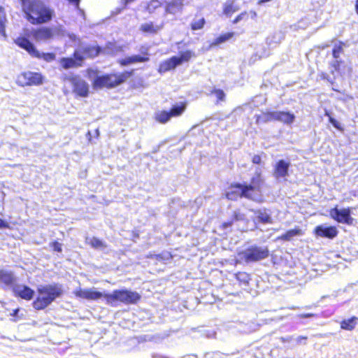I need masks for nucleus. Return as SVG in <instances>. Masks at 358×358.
I'll use <instances>...</instances> for the list:
<instances>
[{
    "label": "nucleus",
    "instance_id": "f257e3e1",
    "mask_svg": "<svg viewBox=\"0 0 358 358\" xmlns=\"http://www.w3.org/2000/svg\"><path fill=\"white\" fill-rule=\"evenodd\" d=\"M24 11L32 24L46 23L52 19L54 13L52 10L40 1H33L28 6L24 4Z\"/></svg>",
    "mask_w": 358,
    "mask_h": 358
},
{
    "label": "nucleus",
    "instance_id": "f03ea898",
    "mask_svg": "<svg viewBox=\"0 0 358 358\" xmlns=\"http://www.w3.org/2000/svg\"><path fill=\"white\" fill-rule=\"evenodd\" d=\"M87 74L90 78H94L93 87L96 89L115 87L125 82L131 76V73L125 71L121 73L98 76L96 71L92 69H89Z\"/></svg>",
    "mask_w": 358,
    "mask_h": 358
},
{
    "label": "nucleus",
    "instance_id": "7ed1b4c3",
    "mask_svg": "<svg viewBox=\"0 0 358 358\" xmlns=\"http://www.w3.org/2000/svg\"><path fill=\"white\" fill-rule=\"evenodd\" d=\"M263 183L264 180L261 176L260 171L258 169L252 178L251 183L249 185H238V190L244 197L262 202L263 199L261 194V187Z\"/></svg>",
    "mask_w": 358,
    "mask_h": 358
},
{
    "label": "nucleus",
    "instance_id": "20e7f679",
    "mask_svg": "<svg viewBox=\"0 0 358 358\" xmlns=\"http://www.w3.org/2000/svg\"><path fill=\"white\" fill-rule=\"evenodd\" d=\"M38 291L39 295L33 303L34 307L37 310L45 308L62 293V289L59 285L41 287Z\"/></svg>",
    "mask_w": 358,
    "mask_h": 358
},
{
    "label": "nucleus",
    "instance_id": "39448f33",
    "mask_svg": "<svg viewBox=\"0 0 358 358\" xmlns=\"http://www.w3.org/2000/svg\"><path fill=\"white\" fill-rule=\"evenodd\" d=\"M140 299L141 295L136 292L128 289H115L106 296V304L114 307L118 302L124 304L136 303Z\"/></svg>",
    "mask_w": 358,
    "mask_h": 358
},
{
    "label": "nucleus",
    "instance_id": "423d86ee",
    "mask_svg": "<svg viewBox=\"0 0 358 358\" xmlns=\"http://www.w3.org/2000/svg\"><path fill=\"white\" fill-rule=\"evenodd\" d=\"M268 255L266 247H251L238 253V258L246 262H257L265 259Z\"/></svg>",
    "mask_w": 358,
    "mask_h": 358
},
{
    "label": "nucleus",
    "instance_id": "0eeeda50",
    "mask_svg": "<svg viewBox=\"0 0 358 358\" xmlns=\"http://www.w3.org/2000/svg\"><path fill=\"white\" fill-rule=\"evenodd\" d=\"M64 31L61 27H43L31 31L33 38L38 42L46 41L55 36L63 35Z\"/></svg>",
    "mask_w": 358,
    "mask_h": 358
},
{
    "label": "nucleus",
    "instance_id": "6e6552de",
    "mask_svg": "<svg viewBox=\"0 0 358 358\" xmlns=\"http://www.w3.org/2000/svg\"><path fill=\"white\" fill-rule=\"evenodd\" d=\"M44 77L39 73L27 71L17 76L16 83L21 87L39 85L43 83Z\"/></svg>",
    "mask_w": 358,
    "mask_h": 358
},
{
    "label": "nucleus",
    "instance_id": "1a4fd4ad",
    "mask_svg": "<svg viewBox=\"0 0 358 358\" xmlns=\"http://www.w3.org/2000/svg\"><path fill=\"white\" fill-rule=\"evenodd\" d=\"M73 293L76 297L88 301H98L103 298L106 301V296L108 294L105 292L98 291L95 287L78 288Z\"/></svg>",
    "mask_w": 358,
    "mask_h": 358
},
{
    "label": "nucleus",
    "instance_id": "9d476101",
    "mask_svg": "<svg viewBox=\"0 0 358 358\" xmlns=\"http://www.w3.org/2000/svg\"><path fill=\"white\" fill-rule=\"evenodd\" d=\"M100 48L94 45L82 43L75 51L74 57L78 62H82L86 58H92L98 55Z\"/></svg>",
    "mask_w": 358,
    "mask_h": 358
},
{
    "label": "nucleus",
    "instance_id": "9b49d317",
    "mask_svg": "<svg viewBox=\"0 0 358 358\" xmlns=\"http://www.w3.org/2000/svg\"><path fill=\"white\" fill-rule=\"evenodd\" d=\"M265 121L277 120L287 124H292L295 120V115L289 112L273 111L263 114Z\"/></svg>",
    "mask_w": 358,
    "mask_h": 358
},
{
    "label": "nucleus",
    "instance_id": "f8f14e48",
    "mask_svg": "<svg viewBox=\"0 0 358 358\" xmlns=\"http://www.w3.org/2000/svg\"><path fill=\"white\" fill-rule=\"evenodd\" d=\"M73 86V91L78 96L86 97L89 93V85L78 76H73L69 78Z\"/></svg>",
    "mask_w": 358,
    "mask_h": 358
},
{
    "label": "nucleus",
    "instance_id": "ddd939ff",
    "mask_svg": "<svg viewBox=\"0 0 358 358\" xmlns=\"http://www.w3.org/2000/svg\"><path fill=\"white\" fill-rule=\"evenodd\" d=\"M331 217L337 222L348 224H352L353 219L350 217V208H333L330 210Z\"/></svg>",
    "mask_w": 358,
    "mask_h": 358
},
{
    "label": "nucleus",
    "instance_id": "4468645a",
    "mask_svg": "<svg viewBox=\"0 0 358 358\" xmlns=\"http://www.w3.org/2000/svg\"><path fill=\"white\" fill-rule=\"evenodd\" d=\"M315 234L320 237L333 238L337 236L338 231L335 227H328L321 224L315 229Z\"/></svg>",
    "mask_w": 358,
    "mask_h": 358
},
{
    "label": "nucleus",
    "instance_id": "2eb2a0df",
    "mask_svg": "<svg viewBox=\"0 0 358 358\" xmlns=\"http://www.w3.org/2000/svg\"><path fill=\"white\" fill-rule=\"evenodd\" d=\"M289 165V162L283 159L278 161L274 167V177L276 179H280L281 178H285L287 176Z\"/></svg>",
    "mask_w": 358,
    "mask_h": 358
},
{
    "label": "nucleus",
    "instance_id": "dca6fc26",
    "mask_svg": "<svg viewBox=\"0 0 358 358\" xmlns=\"http://www.w3.org/2000/svg\"><path fill=\"white\" fill-rule=\"evenodd\" d=\"M13 292L15 295L25 300H30L34 295V292L25 285H17L13 287Z\"/></svg>",
    "mask_w": 358,
    "mask_h": 358
},
{
    "label": "nucleus",
    "instance_id": "f3484780",
    "mask_svg": "<svg viewBox=\"0 0 358 358\" xmlns=\"http://www.w3.org/2000/svg\"><path fill=\"white\" fill-rule=\"evenodd\" d=\"M16 278L14 273L7 269H0V283L6 287H10L15 282Z\"/></svg>",
    "mask_w": 358,
    "mask_h": 358
},
{
    "label": "nucleus",
    "instance_id": "a211bd4d",
    "mask_svg": "<svg viewBox=\"0 0 358 358\" xmlns=\"http://www.w3.org/2000/svg\"><path fill=\"white\" fill-rule=\"evenodd\" d=\"M15 43L20 48L27 50L31 56H34L37 50L35 46L25 37H18L15 40Z\"/></svg>",
    "mask_w": 358,
    "mask_h": 358
},
{
    "label": "nucleus",
    "instance_id": "6ab92c4d",
    "mask_svg": "<svg viewBox=\"0 0 358 358\" xmlns=\"http://www.w3.org/2000/svg\"><path fill=\"white\" fill-rule=\"evenodd\" d=\"M184 0H172L165 6V12L169 14H176L182 10Z\"/></svg>",
    "mask_w": 358,
    "mask_h": 358
},
{
    "label": "nucleus",
    "instance_id": "aec40b11",
    "mask_svg": "<svg viewBox=\"0 0 358 358\" xmlns=\"http://www.w3.org/2000/svg\"><path fill=\"white\" fill-rule=\"evenodd\" d=\"M141 52L145 55H148V50H145V51L141 50ZM149 60V57L148 56H140V55H133L129 57H127L124 59H122L120 62V64L122 66H126L130 64L133 63H137V62H145Z\"/></svg>",
    "mask_w": 358,
    "mask_h": 358
},
{
    "label": "nucleus",
    "instance_id": "412c9836",
    "mask_svg": "<svg viewBox=\"0 0 358 358\" xmlns=\"http://www.w3.org/2000/svg\"><path fill=\"white\" fill-rule=\"evenodd\" d=\"M178 61V60L177 59V57L174 56L162 62L159 67V72L162 73L175 69L177 66L179 65Z\"/></svg>",
    "mask_w": 358,
    "mask_h": 358
},
{
    "label": "nucleus",
    "instance_id": "4be33fe9",
    "mask_svg": "<svg viewBox=\"0 0 358 358\" xmlns=\"http://www.w3.org/2000/svg\"><path fill=\"white\" fill-rule=\"evenodd\" d=\"M164 27L163 23L159 24H154L152 22H145L141 25L140 30L144 33L148 34H157L159 31H160Z\"/></svg>",
    "mask_w": 358,
    "mask_h": 358
},
{
    "label": "nucleus",
    "instance_id": "5701e85b",
    "mask_svg": "<svg viewBox=\"0 0 358 358\" xmlns=\"http://www.w3.org/2000/svg\"><path fill=\"white\" fill-rule=\"evenodd\" d=\"M187 108L186 102H180L176 105H173L170 110L169 113L171 117H178L180 116Z\"/></svg>",
    "mask_w": 358,
    "mask_h": 358
},
{
    "label": "nucleus",
    "instance_id": "b1692460",
    "mask_svg": "<svg viewBox=\"0 0 358 358\" xmlns=\"http://www.w3.org/2000/svg\"><path fill=\"white\" fill-rule=\"evenodd\" d=\"M303 231L299 228H296L293 229H290L287 231L285 234L282 235L280 237H279V239L283 240V241H291L294 237L295 236H300L303 235Z\"/></svg>",
    "mask_w": 358,
    "mask_h": 358
},
{
    "label": "nucleus",
    "instance_id": "393cba45",
    "mask_svg": "<svg viewBox=\"0 0 358 358\" xmlns=\"http://www.w3.org/2000/svg\"><path fill=\"white\" fill-rule=\"evenodd\" d=\"M171 118L170 113L166 110H158L155 113V119L161 124L168 122Z\"/></svg>",
    "mask_w": 358,
    "mask_h": 358
},
{
    "label": "nucleus",
    "instance_id": "a878e982",
    "mask_svg": "<svg viewBox=\"0 0 358 358\" xmlns=\"http://www.w3.org/2000/svg\"><path fill=\"white\" fill-rule=\"evenodd\" d=\"M33 57L38 59H42L47 62H50L56 58V55L54 53L40 52L38 50L35 51Z\"/></svg>",
    "mask_w": 358,
    "mask_h": 358
},
{
    "label": "nucleus",
    "instance_id": "bb28decb",
    "mask_svg": "<svg viewBox=\"0 0 358 358\" xmlns=\"http://www.w3.org/2000/svg\"><path fill=\"white\" fill-rule=\"evenodd\" d=\"M357 318L355 317L343 320L341 324V327L343 329L351 331L355 327L357 324Z\"/></svg>",
    "mask_w": 358,
    "mask_h": 358
},
{
    "label": "nucleus",
    "instance_id": "cd10ccee",
    "mask_svg": "<svg viewBox=\"0 0 358 358\" xmlns=\"http://www.w3.org/2000/svg\"><path fill=\"white\" fill-rule=\"evenodd\" d=\"M194 53L191 50H187L180 53L179 57H177L179 65L183 62H187L192 57H194Z\"/></svg>",
    "mask_w": 358,
    "mask_h": 358
},
{
    "label": "nucleus",
    "instance_id": "c85d7f7f",
    "mask_svg": "<svg viewBox=\"0 0 358 358\" xmlns=\"http://www.w3.org/2000/svg\"><path fill=\"white\" fill-rule=\"evenodd\" d=\"M59 62L62 66L65 69L80 65V64H77V62L71 58H62L60 59Z\"/></svg>",
    "mask_w": 358,
    "mask_h": 358
},
{
    "label": "nucleus",
    "instance_id": "c756f323",
    "mask_svg": "<svg viewBox=\"0 0 358 358\" xmlns=\"http://www.w3.org/2000/svg\"><path fill=\"white\" fill-rule=\"evenodd\" d=\"M238 185H241L238 184V185H236V186L231 187V188L227 192L226 196L229 199L235 200L238 197L244 196L243 195L241 194L240 192H238Z\"/></svg>",
    "mask_w": 358,
    "mask_h": 358
},
{
    "label": "nucleus",
    "instance_id": "7c9ffc66",
    "mask_svg": "<svg viewBox=\"0 0 358 358\" xmlns=\"http://www.w3.org/2000/svg\"><path fill=\"white\" fill-rule=\"evenodd\" d=\"M234 36V33H227L223 35H221L218 38H217L215 41L211 44V45H217L222 43H224L228 40H229L231 38H232Z\"/></svg>",
    "mask_w": 358,
    "mask_h": 358
},
{
    "label": "nucleus",
    "instance_id": "2f4dec72",
    "mask_svg": "<svg viewBox=\"0 0 358 358\" xmlns=\"http://www.w3.org/2000/svg\"><path fill=\"white\" fill-rule=\"evenodd\" d=\"M344 43L342 42H338L334 44L333 49V56L334 58L338 59L340 57L341 53L343 51Z\"/></svg>",
    "mask_w": 358,
    "mask_h": 358
},
{
    "label": "nucleus",
    "instance_id": "473e14b6",
    "mask_svg": "<svg viewBox=\"0 0 358 358\" xmlns=\"http://www.w3.org/2000/svg\"><path fill=\"white\" fill-rule=\"evenodd\" d=\"M257 214L259 221L263 223H271V217L266 212L258 211Z\"/></svg>",
    "mask_w": 358,
    "mask_h": 358
},
{
    "label": "nucleus",
    "instance_id": "72a5a7b5",
    "mask_svg": "<svg viewBox=\"0 0 358 358\" xmlns=\"http://www.w3.org/2000/svg\"><path fill=\"white\" fill-rule=\"evenodd\" d=\"M205 24V20L204 18H201L197 20H194L192 24L191 27L193 30H198L203 28V25Z\"/></svg>",
    "mask_w": 358,
    "mask_h": 358
},
{
    "label": "nucleus",
    "instance_id": "f704fd0d",
    "mask_svg": "<svg viewBox=\"0 0 358 358\" xmlns=\"http://www.w3.org/2000/svg\"><path fill=\"white\" fill-rule=\"evenodd\" d=\"M162 3L159 0H152L148 5L147 9L149 13H152L154 10L161 6Z\"/></svg>",
    "mask_w": 358,
    "mask_h": 358
},
{
    "label": "nucleus",
    "instance_id": "c9c22d12",
    "mask_svg": "<svg viewBox=\"0 0 358 358\" xmlns=\"http://www.w3.org/2000/svg\"><path fill=\"white\" fill-rule=\"evenodd\" d=\"M6 21V18L4 14H0V34L6 36V31H5V22Z\"/></svg>",
    "mask_w": 358,
    "mask_h": 358
},
{
    "label": "nucleus",
    "instance_id": "e433bc0d",
    "mask_svg": "<svg viewBox=\"0 0 358 358\" xmlns=\"http://www.w3.org/2000/svg\"><path fill=\"white\" fill-rule=\"evenodd\" d=\"M90 245L94 248H102L105 247L103 243L96 238H92L90 240Z\"/></svg>",
    "mask_w": 358,
    "mask_h": 358
},
{
    "label": "nucleus",
    "instance_id": "4c0bfd02",
    "mask_svg": "<svg viewBox=\"0 0 358 358\" xmlns=\"http://www.w3.org/2000/svg\"><path fill=\"white\" fill-rule=\"evenodd\" d=\"M216 97L220 101H223L225 96L224 92L221 90H217L214 92Z\"/></svg>",
    "mask_w": 358,
    "mask_h": 358
},
{
    "label": "nucleus",
    "instance_id": "58836bf2",
    "mask_svg": "<svg viewBox=\"0 0 358 358\" xmlns=\"http://www.w3.org/2000/svg\"><path fill=\"white\" fill-rule=\"evenodd\" d=\"M246 16H247V13L246 12H243V13H241L240 15H238L236 18L235 20H234V24H237L238 22H239L241 20H245L246 18Z\"/></svg>",
    "mask_w": 358,
    "mask_h": 358
},
{
    "label": "nucleus",
    "instance_id": "ea45409f",
    "mask_svg": "<svg viewBox=\"0 0 358 358\" xmlns=\"http://www.w3.org/2000/svg\"><path fill=\"white\" fill-rule=\"evenodd\" d=\"M325 115L329 117V122L334 125V127L339 129V123L335 119L330 117L327 111L326 112Z\"/></svg>",
    "mask_w": 358,
    "mask_h": 358
},
{
    "label": "nucleus",
    "instance_id": "a19ab883",
    "mask_svg": "<svg viewBox=\"0 0 358 358\" xmlns=\"http://www.w3.org/2000/svg\"><path fill=\"white\" fill-rule=\"evenodd\" d=\"M235 10L233 8L232 5H228L224 8V13L226 15H230L231 13H234Z\"/></svg>",
    "mask_w": 358,
    "mask_h": 358
},
{
    "label": "nucleus",
    "instance_id": "79ce46f5",
    "mask_svg": "<svg viewBox=\"0 0 358 358\" xmlns=\"http://www.w3.org/2000/svg\"><path fill=\"white\" fill-rule=\"evenodd\" d=\"M114 46L113 44L110 43L105 49L104 52L106 53L110 54V53H114V51L113 50L112 48Z\"/></svg>",
    "mask_w": 358,
    "mask_h": 358
},
{
    "label": "nucleus",
    "instance_id": "37998d69",
    "mask_svg": "<svg viewBox=\"0 0 358 358\" xmlns=\"http://www.w3.org/2000/svg\"><path fill=\"white\" fill-rule=\"evenodd\" d=\"M252 162L254 164H259L262 162V159H261V157L259 155H255L253 157H252Z\"/></svg>",
    "mask_w": 358,
    "mask_h": 358
},
{
    "label": "nucleus",
    "instance_id": "c03bdc74",
    "mask_svg": "<svg viewBox=\"0 0 358 358\" xmlns=\"http://www.w3.org/2000/svg\"><path fill=\"white\" fill-rule=\"evenodd\" d=\"M52 247H53L54 250H55V251H57V252L62 251V245L59 243H57V242L54 243L52 245Z\"/></svg>",
    "mask_w": 358,
    "mask_h": 358
},
{
    "label": "nucleus",
    "instance_id": "a18cd8bd",
    "mask_svg": "<svg viewBox=\"0 0 358 358\" xmlns=\"http://www.w3.org/2000/svg\"><path fill=\"white\" fill-rule=\"evenodd\" d=\"M3 228H9L8 223L6 222L4 220L0 219V229Z\"/></svg>",
    "mask_w": 358,
    "mask_h": 358
},
{
    "label": "nucleus",
    "instance_id": "49530a36",
    "mask_svg": "<svg viewBox=\"0 0 358 358\" xmlns=\"http://www.w3.org/2000/svg\"><path fill=\"white\" fill-rule=\"evenodd\" d=\"M69 3H73L76 5V7L77 9H79V2L80 0H68Z\"/></svg>",
    "mask_w": 358,
    "mask_h": 358
},
{
    "label": "nucleus",
    "instance_id": "de8ad7c7",
    "mask_svg": "<svg viewBox=\"0 0 358 358\" xmlns=\"http://www.w3.org/2000/svg\"><path fill=\"white\" fill-rule=\"evenodd\" d=\"M312 316H313V314H312V313L302 314V315H299V317H310Z\"/></svg>",
    "mask_w": 358,
    "mask_h": 358
},
{
    "label": "nucleus",
    "instance_id": "09e8293b",
    "mask_svg": "<svg viewBox=\"0 0 358 358\" xmlns=\"http://www.w3.org/2000/svg\"><path fill=\"white\" fill-rule=\"evenodd\" d=\"M306 337L299 336V337L297 338V343H301L302 341L303 340H306Z\"/></svg>",
    "mask_w": 358,
    "mask_h": 358
},
{
    "label": "nucleus",
    "instance_id": "8fccbe9b",
    "mask_svg": "<svg viewBox=\"0 0 358 358\" xmlns=\"http://www.w3.org/2000/svg\"><path fill=\"white\" fill-rule=\"evenodd\" d=\"M334 66L336 70L338 69L339 65H340V62L338 61H336L334 63Z\"/></svg>",
    "mask_w": 358,
    "mask_h": 358
},
{
    "label": "nucleus",
    "instance_id": "3c124183",
    "mask_svg": "<svg viewBox=\"0 0 358 358\" xmlns=\"http://www.w3.org/2000/svg\"><path fill=\"white\" fill-rule=\"evenodd\" d=\"M250 14L251 15L252 18H255L257 17V13L255 11L251 10Z\"/></svg>",
    "mask_w": 358,
    "mask_h": 358
},
{
    "label": "nucleus",
    "instance_id": "603ef678",
    "mask_svg": "<svg viewBox=\"0 0 358 358\" xmlns=\"http://www.w3.org/2000/svg\"><path fill=\"white\" fill-rule=\"evenodd\" d=\"M122 1L124 2V5H127V4L134 1V0H122Z\"/></svg>",
    "mask_w": 358,
    "mask_h": 358
},
{
    "label": "nucleus",
    "instance_id": "864d4df0",
    "mask_svg": "<svg viewBox=\"0 0 358 358\" xmlns=\"http://www.w3.org/2000/svg\"><path fill=\"white\" fill-rule=\"evenodd\" d=\"M355 10L357 13L358 14V0L356 1Z\"/></svg>",
    "mask_w": 358,
    "mask_h": 358
},
{
    "label": "nucleus",
    "instance_id": "5fc2aeb1",
    "mask_svg": "<svg viewBox=\"0 0 358 358\" xmlns=\"http://www.w3.org/2000/svg\"><path fill=\"white\" fill-rule=\"evenodd\" d=\"M21 1H22V8H24V4L25 6H27V5H26V3H25V1H24V0H21Z\"/></svg>",
    "mask_w": 358,
    "mask_h": 358
},
{
    "label": "nucleus",
    "instance_id": "6e6d98bb",
    "mask_svg": "<svg viewBox=\"0 0 358 358\" xmlns=\"http://www.w3.org/2000/svg\"><path fill=\"white\" fill-rule=\"evenodd\" d=\"M19 310L18 309H16L15 311H14V315H16L18 313Z\"/></svg>",
    "mask_w": 358,
    "mask_h": 358
},
{
    "label": "nucleus",
    "instance_id": "4d7b16f0",
    "mask_svg": "<svg viewBox=\"0 0 358 358\" xmlns=\"http://www.w3.org/2000/svg\"><path fill=\"white\" fill-rule=\"evenodd\" d=\"M70 38H71V39H73V40H74V39H75V38H76V36H74V35H73V36H70Z\"/></svg>",
    "mask_w": 358,
    "mask_h": 358
},
{
    "label": "nucleus",
    "instance_id": "13d9d810",
    "mask_svg": "<svg viewBox=\"0 0 358 358\" xmlns=\"http://www.w3.org/2000/svg\"><path fill=\"white\" fill-rule=\"evenodd\" d=\"M169 258H170V255H169V254H167V255H166V259H169Z\"/></svg>",
    "mask_w": 358,
    "mask_h": 358
},
{
    "label": "nucleus",
    "instance_id": "bf43d9fd",
    "mask_svg": "<svg viewBox=\"0 0 358 358\" xmlns=\"http://www.w3.org/2000/svg\"><path fill=\"white\" fill-rule=\"evenodd\" d=\"M96 133L97 134V136L99 135V130H96Z\"/></svg>",
    "mask_w": 358,
    "mask_h": 358
}]
</instances>
